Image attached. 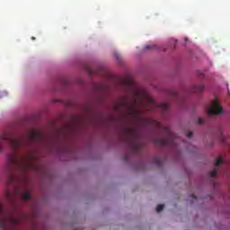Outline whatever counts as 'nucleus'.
Returning <instances> with one entry per match:
<instances>
[{
    "mask_svg": "<svg viewBox=\"0 0 230 230\" xmlns=\"http://www.w3.org/2000/svg\"><path fill=\"white\" fill-rule=\"evenodd\" d=\"M27 142L42 141V133L39 129H31L24 137H15L12 133L0 136V154H3L4 146L9 143L13 150H19V147Z\"/></svg>",
    "mask_w": 230,
    "mask_h": 230,
    "instance_id": "f257e3e1",
    "label": "nucleus"
},
{
    "mask_svg": "<svg viewBox=\"0 0 230 230\" xmlns=\"http://www.w3.org/2000/svg\"><path fill=\"white\" fill-rule=\"evenodd\" d=\"M122 141L134 155H139L143 152V142H141L139 131L136 127H128L125 129Z\"/></svg>",
    "mask_w": 230,
    "mask_h": 230,
    "instance_id": "f03ea898",
    "label": "nucleus"
},
{
    "mask_svg": "<svg viewBox=\"0 0 230 230\" xmlns=\"http://www.w3.org/2000/svg\"><path fill=\"white\" fill-rule=\"evenodd\" d=\"M141 103L137 102V98L132 97L131 102L128 101V98L125 97L121 100L119 104L115 106L116 111H119L124 107L126 109L128 116H132L133 118H137L139 114L143 112V111L137 109Z\"/></svg>",
    "mask_w": 230,
    "mask_h": 230,
    "instance_id": "7ed1b4c3",
    "label": "nucleus"
},
{
    "mask_svg": "<svg viewBox=\"0 0 230 230\" xmlns=\"http://www.w3.org/2000/svg\"><path fill=\"white\" fill-rule=\"evenodd\" d=\"M164 132L167 134L166 138H155V145L156 146H159L160 148H176L177 147V142L175 140V135L172 133V130H170L168 128H164Z\"/></svg>",
    "mask_w": 230,
    "mask_h": 230,
    "instance_id": "20e7f679",
    "label": "nucleus"
},
{
    "mask_svg": "<svg viewBox=\"0 0 230 230\" xmlns=\"http://www.w3.org/2000/svg\"><path fill=\"white\" fill-rule=\"evenodd\" d=\"M225 112L226 111H224L222 104H220V102H218V99L213 100L207 108V113L208 116H220Z\"/></svg>",
    "mask_w": 230,
    "mask_h": 230,
    "instance_id": "39448f33",
    "label": "nucleus"
},
{
    "mask_svg": "<svg viewBox=\"0 0 230 230\" xmlns=\"http://www.w3.org/2000/svg\"><path fill=\"white\" fill-rule=\"evenodd\" d=\"M17 160L15 157H12L9 160V164L5 169L4 177L7 184H13L15 182V177L13 176V166H15Z\"/></svg>",
    "mask_w": 230,
    "mask_h": 230,
    "instance_id": "423d86ee",
    "label": "nucleus"
},
{
    "mask_svg": "<svg viewBox=\"0 0 230 230\" xmlns=\"http://www.w3.org/2000/svg\"><path fill=\"white\" fill-rule=\"evenodd\" d=\"M146 101L149 103H154V105L155 107H157L158 109H160V111H162L163 114H166V111H168V109H170V104L169 103H155V102L154 101V99L150 98V97H146Z\"/></svg>",
    "mask_w": 230,
    "mask_h": 230,
    "instance_id": "0eeeda50",
    "label": "nucleus"
},
{
    "mask_svg": "<svg viewBox=\"0 0 230 230\" xmlns=\"http://www.w3.org/2000/svg\"><path fill=\"white\" fill-rule=\"evenodd\" d=\"M4 197H5L6 200H9V202H12V200H13V198L12 197V193L10 192V190H8V189H6V190H5Z\"/></svg>",
    "mask_w": 230,
    "mask_h": 230,
    "instance_id": "6e6552de",
    "label": "nucleus"
},
{
    "mask_svg": "<svg viewBox=\"0 0 230 230\" xmlns=\"http://www.w3.org/2000/svg\"><path fill=\"white\" fill-rule=\"evenodd\" d=\"M193 93H202L204 91V85H197L193 87Z\"/></svg>",
    "mask_w": 230,
    "mask_h": 230,
    "instance_id": "1a4fd4ad",
    "label": "nucleus"
},
{
    "mask_svg": "<svg viewBox=\"0 0 230 230\" xmlns=\"http://www.w3.org/2000/svg\"><path fill=\"white\" fill-rule=\"evenodd\" d=\"M22 200H30L31 197L30 196V192L23 191L22 194Z\"/></svg>",
    "mask_w": 230,
    "mask_h": 230,
    "instance_id": "9d476101",
    "label": "nucleus"
},
{
    "mask_svg": "<svg viewBox=\"0 0 230 230\" xmlns=\"http://www.w3.org/2000/svg\"><path fill=\"white\" fill-rule=\"evenodd\" d=\"M154 164H156L158 167L163 165V160L160 157H155L154 159Z\"/></svg>",
    "mask_w": 230,
    "mask_h": 230,
    "instance_id": "9b49d317",
    "label": "nucleus"
},
{
    "mask_svg": "<svg viewBox=\"0 0 230 230\" xmlns=\"http://www.w3.org/2000/svg\"><path fill=\"white\" fill-rule=\"evenodd\" d=\"M220 164H224V159H222V157L217 158L215 162V166L217 168H218V166H220Z\"/></svg>",
    "mask_w": 230,
    "mask_h": 230,
    "instance_id": "f8f14e48",
    "label": "nucleus"
},
{
    "mask_svg": "<svg viewBox=\"0 0 230 230\" xmlns=\"http://www.w3.org/2000/svg\"><path fill=\"white\" fill-rule=\"evenodd\" d=\"M164 209V205L161 204L156 207V213H161Z\"/></svg>",
    "mask_w": 230,
    "mask_h": 230,
    "instance_id": "ddd939ff",
    "label": "nucleus"
},
{
    "mask_svg": "<svg viewBox=\"0 0 230 230\" xmlns=\"http://www.w3.org/2000/svg\"><path fill=\"white\" fill-rule=\"evenodd\" d=\"M144 49H155V46L146 45L144 47Z\"/></svg>",
    "mask_w": 230,
    "mask_h": 230,
    "instance_id": "4468645a",
    "label": "nucleus"
},
{
    "mask_svg": "<svg viewBox=\"0 0 230 230\" xmlns=\"http://www.w3.org/2000/svg\"><path fill=\"white\" fill-rule=\"evenodd\" d=\"M210 177H212V179H215V177H217V171H212L210 172Z\"/></svg>",
    "mask_w": 230,
    "mask_h": 230,
    "instance_id": "2eb2a0df",
    "label": "nucleus"
},
{
    "mask_svg": "<svg viewBox=\"0 0 230 230\" xmlns=\"http://www.w3.org/2000/svg\"><path fill=\"white\" fill-rule=\"evenodd\" d=\"M197 123H198V125H203V123H204V119H202V118L199 119L198 121H197Z\"/></svg>",
    "mask_w": 230,
    "mask_h": 230,
    "instance_id": "dca6fc26",
    "label": "nucleus"
},
{
    "mask_svg": "<svg viewBox=\"0 0 230 230\" xmlns=\"http://www.w3.org/2000/svg\"><path fill=\"white\" fill-rule=\"evenodd\" d=\"M187 137H189V139H191V137H193V132L190 131V132L187 134Z\"/></svg>",
    "mask_w": 230,
    "mask_h": 230,
    "instance_id": "f3484780",
    "label": "nucleus"
},
{
    "mask_svg": "<svg viewBox=\"0 0 230 230\" xmlns=\"http://www.w3.org/2000/svg\"><path fill=\"white\" fill-rule=\"evenodd\" d=\"M115 58H117V60H118L119 62H121V59L119 58V56H118V54H115Z\"/></svg>",
    "mask_w": 230,
    "mask_h": 230,
    "instance_id": "a211bd4d",
    "label": "nucleus"
},
{
    "mask_svg": "<svg viewBox=\"0 0 230 230\" xmlns=\"http://www.w3.org/2000/svg\"><path fill=\"white\" fill-rule=\"evenodd\" d=\"M126 84H128V85H132V81H130V80H128V81H126Z\"/></svg>",
    "mask_w": 230,
    "mask_h": 230,
    "instance_id": "6ab92c4d",
    "label": "nucleus"
},
{
    "mask_svg": "<svg viewBox=\"0 0 230 230\" xmlns=\"http://www.w3.org/2000/svg\"><path fill=\"white\" fill-rule=\"evenodd\" d=\"M192 198H194L195 199H197V196H195V195H192Z\"/></svg>",
    "mask_w": 230,
    "mask_h": 230,
    "instance_id": "aec40b11",
    "label": "nucleus"
},
{
    "mask_svg": "<svg viewBox=\"0 0 230 230\" xmlns=\"http://www.w3.org/2000/svg\"><path fill=\"white\" fill-rule=\"evenodd\" d=\"M128 159V156H125V161H127Z\"/></svg>",
    "mask_w": 230,
    "mask_h": 230,
    "instance_id": "412c9836",
    "label": "nucleus"
},
{
    "mask_svg": "<svg viewBox=\"0 0 230 230\" xmlns=\"http://www.w3.org/2000/svg\"><path fill=\"white\" fill-rule=\"evenodd\" d=\"M173 96H177V93H173Z\"/></svg>",
    "mask_w": 230,
    "mask_h": 230,
    "instance_id": "4be33fe9",
    "label": "nucleus"
},
{
    "mask_svg": "<svg viewBox=\"0 0 230 230\" xmlns=\"http://www.w3.org/2000/svg\"><path fill=\"white\" fill-rule=\"evenodd\" d=\"M31 40H35V37H32Z\"/></svg>",
    "mask_w": 230,
    "mask_h": 230,
    "instance_id": "5701e85b",
    "label": "nucleus"
},
{
    "mask_svg": "<svg viewBox=\"0 0 230 230\" xmlns=\"http://www.w3.org/2000/svg\"><path fill=\"white\" fill-rule=\"evenodd\" d=\"M184 40H185V41L188 40V38H185Z\"/></svg>",
    "mask_w": 230,
    "mask_h": 230,
    "instance_id": "b1692460",
    "label": "nucleus"
}]
</instances>
